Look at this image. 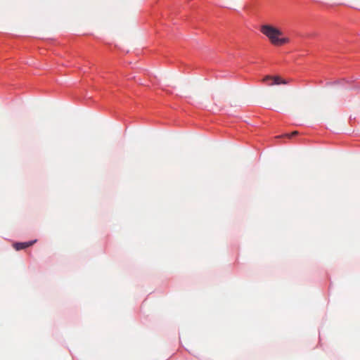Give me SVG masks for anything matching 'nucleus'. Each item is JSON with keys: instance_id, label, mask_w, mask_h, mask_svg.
<instances>
[{"instance_id": "20e7f679", "label": "nucleus", "mask_w": 360, "mask_h": 360, "mask_svg": "<svg viewBox=\"0 0 360 360\" xmlns=\"http://www.w3.org/2000/svg\"><path fill=\"white\" fill-rule=\"evenodd\" d=\"M298 134V131H293L291 134H286L285 136H289V137H290V136H294V135H296V134Z\"/></svg>"}, {"instance_id": "f03ea898", "label": "nucleus", "mask_w": 360, "mask_h": 360, "mask_svg": "<svg viewBox=\"0 0 360 360\" xmlns=\"http://www.w3.org/2000/svg\"><path fill=\"white\" fill-rule=\"evenodd\" d=\"M263 81L264 82H267L269 81H271V82L267 83V85L271 86L274 84H286L288 82L285 79H282L278 76H270L267 75L264 79Z\"/></svg>"}, {"instance_id": "f257e3e1", "label": "nucleus", "mask_w": 360, "mask_h": 360, "mask_svg": "<svg viewBox=\"0 0 360 360\" xmlns=\"http://www.w3.org/2000/svg\"><path fill=\"white\" fill-rule=\"evenodd\" d=\"M260 31L275 46H281L289 42L288 38L281 37L282 35L281 31L271 25H264L261 27Z\"/></svg>"}, {"instance_id": "7ed1b4c3", "label": "nucleus", "mask_w": 360, "mask_h": 360, "mask_svg": "<svg viewBox=\"0 0 360 360\" xmlns=\"http://www.w3.org/2000/svg\"><path fill=\"white\" fill-rule=\"evenodd\" d=\"M36 240L29 241V242H24V243H15L13 244V248L15 250H21L23 249H25L28 247L32 246L34 243H36Z\"/></svg>"}]
</instances>
